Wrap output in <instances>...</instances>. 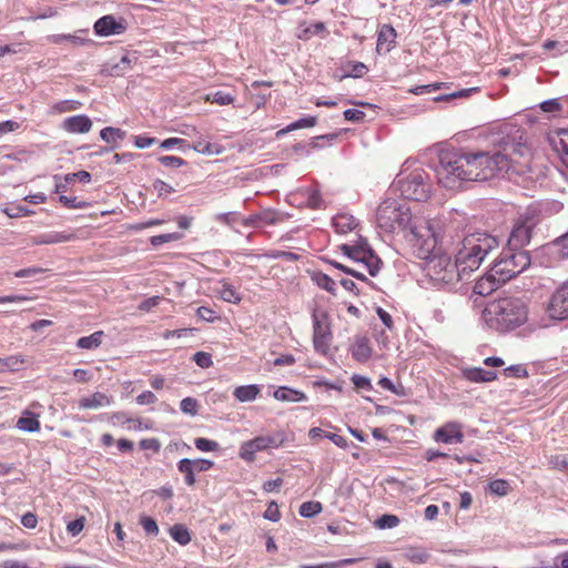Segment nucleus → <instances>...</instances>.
I'll list each match as a JSON object with an SVG mask.
<instances>
[{
    "mask_svg": "<svg viewBox=\"0 0 568 568\" xmlns=\"http://www.w3.org/2000/svg\"><path fill=\"white\" fill-rule=\"evenodd\" d=\"M462 424L448 422L434 432L433 438L442 444H462L464 442Z\"/></svg>",
    "mask_w": 568,
    "mask_h": 568,
    "instance_id": "14",
    "label": "nucleus"
},
{
    "mask_svg": "<svg viewBox=\"0 0 568 568\" xmlns=\"http://www.w3.org/2000/svg\"><path fill=\"white\" fill-rule=\"evenodd\" d=\"M326 32V26L324 22H316L314 24L307 26L306 22H303L298 27V31L296 37L300 40L307 41L314 36H318Z\"/></svg>",
    "mask_w": 568,
    "mask_h": 568,
    "instance_id": "26",
    "label": "nucleus"
},
{
    "mask_svg": "<svg viewBox=\"0 0 568 568\" xmlns=\"http://www.w3.org/2000/svg\"><path fill=\"white\" fill-rule=\"evenodd\" d=\"M501 283L496 281V277L490 276V270L481 276L474 285V293L480 296H487L496 291Z\"/></svg>",
    "mask_w": 568,
    "mask_h": 568,
    "instance_id": "22",
    "label": "nucleus"
},
{
    "mask_svg": "<svg viewBox=\"0 0 568 568\" xmlns=\"http://www.w3.org/2000/svg\"><path fill=\"white\" fill-rule=\"evenodd\" d=\"M424 271L429 280L435 284H450L466 277L462 274L457 260L452 261L447 254H430L424 258Z\"/></svg>",
    "mask_w": 568,
    "mask_h": 568,
    "instance_id": "6",
    "label": "nucleus"
},
{
    "mask_svg": "<svg viewBox=\"0 0 568 568\" xmlns=\"http://www.w3.org/2000/svg\"><path fill=\"white\" fill-rule=\"evenodd\" d=\"M399 518L396 515L386 514L376 519L375 526L379 529L394 528L398 526Z\"/></svg>",
    "mask_w": 568,
    "mask_h": 568,
    "instance_id": "48",
    "label": "nucleus"
},
{
    "mask_svg": "<svg viewBox=\"0 0 568 568\" xmlns=\"http://www.w3.org/2000/svg\"><path fill=\"white\" fill-rule=\"evenodd\" d=\"M219 295L227 303L239 304L242 301L241 294L229 283L222 284V287L219 290Z\"/></svg>",
    "mask_w": 568,
    "mask_h": 568,
    "instance_id": "37",
    "label": "nucleus"
},
{
    "mask_svg": "<svg viewBox=\"0 0 568 568\" xmlns=\"http://www.w3.org/2000/svg\"><path fill=\"white\" fill-rule=\"evenodd\" d=\"M317 123V118L316 116H308V118H303V119H300L295 122H292L291 124H288L286 128L280 130L276 135L277 136H281V135H284L291 131H294V130H298V129H304V128H313L315 126Z\"/></svg>",
    "mask_w": 568,
    "mask_h": 568,
    "instance_id": "34",
    "label": "nucleus"
},
{
    "mask_svg": "<svg viewBox=\"0 0 568 568\" xmlns=\"http://www.w3.org/2000/svg\"><path fill=\"white\" fill-rule=\"evenodd\" d=\"M530 264V257L525 251H513L508 248L501 252L500 256L490 267V276L505 284L526 270Z\"/></svg>",
    "mask_w": 568,
    "mask_h": 568,
    "instance_id": "5",
    "label": "nucleus"
},
{
    "mask_svg": "<svg viewBox=\"0 0 568 568\" xmlns=\"http://www.w3.org/2000/svg\"><path fill=\"white\" fill-rule=\"evenodd\" d=\"M111 404V397L104 393L95 392L88 397L79 400V407L82 409H95Z\"/></svg>",
    "mask_w": 568,
    "mask_h": 568,
    "instance_id": "25",
    "label": "nucleus"
},
{
    "mask_svg": "<svg viewBox=\"0 0 568 568\" xmlns=\"http://www.w3.org/2000/svg\"><path fill=\"white\" fill-rule=\"evenodd\" d=\"M546 312L551 320L568 318V282L559 286L551 295Z\"/></svg>",
    "mask_w": 568,
    "mask_h": 568,
    "instance_id": "12",
    "label": "nucleus"
},
{
    "mask_svg": "<svg viewBox=\"0 0 568 568\" xmlns=\"http://www.w3.org/2000/svg\"><path fill=\"white\" fill-rule=\"evenodd\" d=\"M333 334L331 322L326 312L313 314V345L318 354L327 355L329 352Z\"/></svg>",
    "mask_w": 568,
    "mask_h": 568,
    "instance_id": "11",
    "label": "nucleus"
},
{
    "mask_svg": "<svg viewBox=\"0 0 568 568\" xmlns=\"http://www.w3.org/2000/svg\"><path fill=\"white\" fill-rule=\"evenodd\" d=\"M16 426L22 432L34 433L40 430L41 424L38 415L26 409L22 412L21 417L17 420Z\"/></svg>",
    "mask_w": 568,
    "mask_h": 568,
    "instance_id": "23",
    "label": "nucleus"
},
{
    "mask_svg": "<svg viewBox=\"0 0 568 568\" xmlns=\"http://www.w3.org/2000/svg\"><path fill=\"white\" fill-rule=\"evenodd\" d=\"M274 398L280 402H302L306 399V396L303 392L281 386L278 387L274 394Z\"/></svg>",
    "mask_w": 568,
    "mask_h": 568,
    "instance_id": "28",
    "label": "nucleus"
},
{
    "mask_svg": "<svg viewBox=\"0 0 568 568\" xmlns=\"http://www.w3.org/2000/svg\"><path fill=\"white\" fill-rule=\"evenodd\" d=\"M527 306L518 297L505 296L489 302L483 311L485 323L498 332H508L527 321Z\"/></svg>",
    "mask_w": 568,
    "mask_h": 568,
    "instance_id": "2",
    "label": "nucleus"
},
{
    "mask_svg": "<svg viewBox=\"0 0 568 568\" xmlns=\"http://www.w3.org/2000/svg\"><path fill=\"white\" fill-rule=\"evenodd\" d=\"M81 102L77 100H63L54 103L51 106V112L53 113H65V112H72L78 109H80Z\"/></svg>",
    "mask_w": 568,
    "mask_h": 568,
    "instance_id": "41",
    "label": "nucleus"
},
{
    "mask_svg": "<svg viewBox=\"0 0 568 568\" xmlns=\"http://www.w3.org/2000/svg\"><path fill=\"white\" fill-rule=\"evenodd\" d=\"M192 149L201 154L219 155L224 152V148L219 143H211L205 140H197L193 143Z\"/></svg>",
    "mask_w": 568,
    "mask_h": 568,
    "instance_id": "31",
    "label": "nucleus"
},
{
    "mask_svg": "<svg viewBox=\"0 0 568 568\" xmlns=\"http://www.w3.org/2000/svg\"><path fill=\"white\" fill-rule=\"evenodd\" d=\"M192 464V459L189 458H183L178 463V469L184 475V481L187 486H193L196 483Z\"/></svg>",
    "mask_w": 568,
    "mask_h": 568,
    "instance_id": "35",
    "label": "nucleus"
},
{
    "mask_svg": "<svg viewBox=\"0 0 568 568\" xmlns=\"http://www.w3.org/2000/svg\"><path fill=\"white\" fill-rule=\"evenodd\" d=\"M549 466L554 469L564 470L568 468V455H555L549 458Z\"/></svg>",
    "mask_w": 568,
    "mask_h": 568,
    "instance_id": "58",
    "label": "nucleus"
},
{
    "mask_svg": "<svg viewBox=\"0 0 568 568\" xmlns=\"http://www.w3.org/2000/svg\"><path fill=\"white\" fill-rule=\"evenodd\" d=\"M204 100L210 103H215L219 105H229L234 102V97L224 91H216L214 93L206 94Z\"/></svg>",
    "mask_w": 568,
    "mask_h": 568,
    "instance_id": "40",
    "label": "nucleus"
},
{
    "mask_svg": "<svg viewBox=\"0 0 568 568\" xmlns=\"http://www.w3.org/2000/svg\"><path fill=\"white\" fill-rule=\"evenodd\" d=\"M93 30L99 37L122 34L126 30V21L124 18H115L112 14H106L95 21Z\"/></svg>",
    "mask_w": 568,
    "mask_h": 568,
    "instance_id": "13",
    "label": "nucleus"
},
{
    "mask_svg": "<svg viewBox=\"0 0 568 568\" xmlns=\"http://www.w3.org/2000/svg\"><path fill=\"white\" fill-rule=\"evenodd\" d=\"M75 239V235L67 232H50L40 234L32 237V244L44 245V244H58L70 242Z\"/></svg>",
    "mask_w": 568,
    "mask_h": 568,
    "instance_id": "20",
    "label": "nucleus"
},
{
    "mask_svg": "<svg viewBox=\"0 0 568 568\" xmlns=\"http://www.w3.org/2000/svg\"><path fill=\"white\" fill-rule=\"evenodd\" d=\"M140 525L142 526L145 534L151 536H158L159 535V526L156 521L149 516L142 515L139 519Z\"/></svg>",
    "mask_w": 568,
    "mask_h": 568,
    "instance_id": "46",
    "label": "nucleus"
},
{
    "mask_svg": "<svg viewBox=\"0 0 568 568\" xmlns=\"http://www.w3.org/2000/svg\"><path fill=\"white\" fill-rule=\"evenodd\" d=\"M285 443V434L278 432L274 435L256 436L250 440L242 443L239 456L246 463H253L256 459V453L267 452L283 446Z\"/></svg>",
    "mask_w": 568,
    "mask_h": 568,
    "instance_id": "9",
    "label": "nucleus"
},
{
    "mask_svg": "<svg viewBox=\"0 0 568 568\" xmlns=\"http://www.w3.org/2000/svg\"><path fill=\"white\" fill-rule=\"evenodd\" d=\"M125 132L118 128H104L100 131L101 139L114 148L120 140H123Z\"/></svg>",
    "mask_w": 568,
    "mask_h": 568,
    "instance_id": "32",
    "label": "nucleus"
},
{
    "mask_svg": "<svg viewBox=\"0 0 568 568\" xmlns=\"http://www.w3.org/2000/svg\"><path fill=\"white\" fill-rule=\"evenodd\" d=\"M193 361L201 368H209L213 365L212 356L206 352H196L193 355Z\"/></svg>",
    "mask_w": 568,
    "mask_h": 568,
    "instance_id": "56",
    "label": "nucleus"
},
{
    "mask_svg": "<svg viewBox=\"0 0 568 568\" xmlns=\"http://www.w3.org/2000/svg\"><path fill=\"white\" fill-rule=\"evenodd\" d=\"M62 129L72 134H84L92 129V121L84 114L69 116L63 120Z\"/></svg>",
    "mask_w": 568,
    "mask_h": 568,
    "instance_id": "17",
    "label": "nucleus"
},
{
    "mask_svg": "<svg viewBox=\"0 0 568 568\" xmlns=\"http://www.w3.org/2000/svg\"><path fill=\"white\" fill-rule=\"evenodd\" d=\"M153 189L156 191L159 196H168L175 192L174 187L162 180H155L153 182Z\"/></svg>",
    "mask_w": 568,
    "mask_h": 568,
    "instance_id": "59",
    "label": "nucleus"
},
{
    "mask_svg": "<svg viewBox=\"0 0 568 568\" xmlns=\"http://www.w3.org/2000/svg\"><path fill=\"white\" fill-rule=\"evenodd\" d=\"M352 356L357 362H366L372 356L369 339L365 336L356 337L352 345Z\"/></svg>",
    "mask_w": 568,
    "mask_h": 568,
    "instance_id": "21",
    "label": "nucleus"
},
{
    "mask_svg": "<svg viewBox=\"0 0 568 568\" xmlns=\"http://www.w3.org/2000/svg\"><path fill=\"white\" fill-rule=\"evenodd\" d=\"M506 377L524 378L528 376V372L523 365H510L504 369Z\"/></svg>",
    "mask_w": 568,
    "mask_h": 568,
    "instance_id": "53",
    "label": "nucleus"
},
{
    "mask_svg": "<svg viewBox=\"0 0 568 568\" xmlns=\"http://www.w3.org/2000/svg\"><path fill=\"white\" fill-rule=\"evenodd\" d=\"M488 489L490 494L504 497L511 491V486L505 479H495L488 484Z\"/></svg>",
    "mask_w": 568,
    "mask_h": 568,
    "instance_id": "39",
    "label": "nucleus"
},
{
    "mask_svg": "<svg viewBox=\"0 0 568 568\" xmlns=\"http://www.w3.org/2000/svg\"><path fill=\"white\" fill-rule=\"evenodd\" d=\"M344 118L351 122H363L365 119V113L357 109H347L344 111Z\"/></svg>",
    "mask_w": 568,
    "mask_h": 568,
    "instance_id": "63",
    "label": "nucleus"
},
{
    "mask_svg": "<svg viewBox=\"0 0 568 568\" xmlns=\"http://www.w3.org/2000/svg\"><path fill=\"white\" fill-rule=\"evenodd\" d=\"M397 33L395 29L389 24H383L378 30L376 51L379 54H386L390 52L396 42Z\"/></svg>",
    "mask_w": 568,
    "mask_h": 568,
    "instance_id": "18",
    "label": "nucleus"
},
{
    "mask_svg": "<svg viewBox=\"0 0 568 568\" xmlns=\"http://www.w3.org/2000/svg\"><path fill=\"white\" fill-rule=\"evenodd\" d=\"M412 221V214L400 206L395 200L384 201L376 212L377 225L386 232L406 230Z\"/></svg>",
    "mask_w": 568,
    "mask_h": 568,
    "instance_id": "8",
    "label": "nucleus"
},
{
    "mask_svg": "<svg viewBox=\"0 0 568 568\" xmlns=\"http://www.w3.org/2000/svg\"><path fill=\"white\" fill-rule=\"evenodd\" d=\"M48 271L49 270L43 268V267L31 266V267L21 268V270L14 272V276L18 277V278L33 277V276H37L39 274L47 273Z\"/></svg>",
    "mask_w": 568,
    "mask_h": 568,
    "instance_id": "54",
    "label": "nucleus"
},
{
    "mask_svg": "<svg viewBox=\"0 0 568 568\" xmlns=\"http://www.w3.org/2000/svg\"><path fill=\"white\" fill-rule=\"evenodd\" d=\"M60 202L68 209H84L89 206V203L85 201H79L78 197H69L65 195L60 196Z\"/></svg>",
    "mask_w": 568,
    "mask_h": 568,
    "instance_id": "57",
    "label": "nucleus"
},
{
    "mask_svg": "<svg viewBox=\"0 0 568 568\" xmlns=\"http://www.w3.org/2000/svg\"><path fill=\"white\" fill-rule=\"evenodd\" d=\"M531 150L524 133L514 129L494 140L489 150L443 151L435 168L437 181L446 189L462 182H484L511 170L523 174L530 169Z\"/></svg>",
    "mask_w": 568,
    "mask_h": 568,
    "instance_id": "1",
    "label": "nucleus"
},
{
    "mask_svg": "<svg viewBox=\"0 0 568 568\" xmlns=\"http://www.w3.org/2000/svg\"><path fill=\"white\" fill-rule=\"evenodd\" d=\"M547 139L562 164L568 168V129L551 130L547 134Z\"/></svg>",
    "mask_w": 568,
    "mask_h": 568,
    "instance_id": "15",
    "label": "nucleus"
},
{
    "mask_svg": "<svg viewBox=\"0 0 568 568\" xmlns=\"http://www.w3.org/2000/svg\"><path fill=\"white\" fill-rule=\"evenodd\" d=\"M339 250L354 262L363 264L371 276H376L379 272L382 260L374 253L366 241L361 240L356 244H342Z\"/></svg>",
    "mask_w": 568,
    "mask_h": 568,
    "instance_id": "10",
    "label": "nucleus"
},
{
    "mask_svg": "<svg viewBox=\"0 0 568 568\" xmlns=\"http://www.w3.org/2000/svg\"><path fill=\"white\" fill-rule=\"evenodd\" d=\"M84 524H85V518L84 517H80L73 521H70L68 525H67V531L69 534H71L72 536H77L79 535L83 528H84Z\"/></svg>",
    "mask_w": 568,
    "mask_h": 568,
    "instance_id": "60",
    "label": "nucleus"
},
{
    "mask_svg": "<svg viewBox=\"0 0 568 568\" xmlns=\"http://www.w3.org/2000/svg\"><path fill=\"white\" fill-rule=\"evenodd\" d=\"M194 445L201 452H216L219 449V443L204 437L195 438Z\"/></svg>",
    "mask_w": 568,
    "mask_h": 568,
    "instance_id": "51",
    "label": "nucleus"
},
{
    "mask_svg": "<svg viewBox=\"0 0 568 568\" xmlns=\"http://www.w3.org/2000/svg\"><path fill=\"white\" fill-rule=\"evenodd\" d=\"M280 221L278 214L275 211L266 210L257 214H252L248 217L241 220L242 225L247 227H262L265 225H273Z\"/></svg>",
    "mask_w": 568,
    "mask_h": 568,
    "instance_id": "19",
    "label": "nucleus"
},
{
    "mask_svg": "<svg viewBox=\"0 0 568 568\" xmlns=\"http://www.w3.org/2000/svg\"><path fill=\"white\" fill-rule=\"evenodd\" d=\"M182 239V235L179 233H166L161 235H154L150 239V243L152 246L158 247L164 243L178 241Z\"/></svg>",
    "mask_w": 568,
    "mask_h": 568,
    "instance_id": "49",
    "label": "nucleus"
},
{
    "mask_svg": "<svg viewBox=\"0 0 568 568\" xmlns=\"http://www.w3.org/2000/svg\"><path fill=\"white\" fill-rule=\"evenodd\" d=\"M465 376L468 381L474 383H487L497 378V374L491 371H486L480 367H474L465 371Z\"/></svg>",
    "mask_w": 568,
    "mask_h": 568,
    "instance_id": "27",
    "label": "nucleus"
},
{
    "mask_svg": "<svg viewBox=\"0 0 568 568\" xmlns=\"http://www.w3.org/2000/svg\"><path fill=\"white\" fill-rule=\"evenodd\" d=\"M264 518L271 520V521H278L281 518V513L278 509V506L275 501H271L267 509L264 513Z\"/></svg>",
    "mask_w": 568,
    "mask_h": 568,
    "instance_id": "61",
    "label": "nucleus"
},
{
    "mask_svg": "<svg viewBox=\"0 0 568 568\" xmlns=\"http://www.w3.org/2000/svg\"><path fill=\"white\" fill-rule=\"evenodd\" d=\"M104 337L103 331H97L89 336L80 337L77 341V346L82 349H95L101 346Z\"/></svg>",
    "mask_w": 568,
    "mask_h": 568,
    "instance_id": "30",
    "label": "nucleus"
},
{
    "mask_svg": "<svg viewBox=\"0 0 568 568\" xmlns=\"http://www.w3.org/2000/svg\"><path fill=\"white\" fill-rule=\"evenodd\" d=\"M170 536L178 544L185 546L191 541L189 529L182 524H175L170 528Z\"/></svg>",
    "mask_w": 568,
    "mask_h": 568,
    "instance_id": "33",
    "label": "nucleus"
},
{
    "mask_svg": "<svg viewBox=\"0 0 568 568\" xmlns=\"http://www.w3.org/2000/svg\"><path fill=\"white\" fill-rule=\"evenodd\" d=\"M531 232L532 225L529 221L516 223L508 239V244L514 247L513 251H521L520 248L529 243Z\"/></svg>",
    "mask_w": 568,
    "mask_h": 568,
    "instance_id": "16",
    "label": "nucleus"
},
{
    "mask_svg": "<svg viewBox=\"0 0 568 568\" xmlns=\"http://www.w3.org/2000/svg\"><path fill=\"white\" fill-rule=\"evenodd\" d=\"M75 180H79L80 182H83V183H89L91 181V174L88 171L82 170V171H79L75 173H70V174L65 175L67 182H73Z\"/></svg>",
    "mask_w": 568,
    "mask_h": 568,
    "instance_id": "64",
    "label": "nucleus"
},
{
    "mask_svg": "<svg viewBox=\"0 0 568 568\" xmlns=\"http://www.w3.org/2000/svg\"><path fill=\"white\" fill-rule=\"evenodd\" d=\"M498 246V240L486 232H475L466 235L456 254L462 274L468 276L471 272L478 270L485 257Z\"/></svg>",
    "mask_w": 568,
    "mask_h": 568,
    "instance_id": "3",
    "label": "nucleus"
},
{
    "mask_svg": "<svg viewBox=\"0 0 568 568\" xmlns=\"http://www.w3.org/2000/svg\"><path fill=\"white\" fill-rule=\"evenodd\" d=\"M180 407H181V410L184 414H187V415H191V416H195L197 414V412H199V403L193 397H185V398H183L181 400Z\"/></svg>",
    "mask_w": 568,
    "mask_h": 568,
    "instance_id": "50",
    "label": "nucleus"
},
{
    "mask_svg": "<svg viewBox=\"0 0 568 568\" xmlns=\"http://www.w3.org/2000/svg\"><path fill=\"white\" fill-rule=\"evenodd\" d=\"M312 281L321 288L335 294V281L323 272H314L312 274Z\"/></svg>",
    "mask_w": 568,
    "mask_h": 568,
    "instance_id": "36",
    "label": "nucleus"
},
{
    "mask_svg": "<svg viewBox=\"0 0 568 568\" xmlns=\"http://www.w3.org/2000/svg\"><path fill=\"white\" fill-rule=\"evenodd\" d=\"M196 315L203 320V321H206V322H213L214 320L217 318V315H216V312L210 307H206V306H200L197 310H196Z\"/></svg>",
    "mask_w": 568,
    "mask_h": 568,
    "instance_id": "62",
    "label": "nucleus"
},
{
    "mask_svg": "<svg viewBox=\"0 0 568 568\" xmlns=\"http://www.w3.org/2000/svg\"><path fill=\"white\" fill-rule=\"evenodd\" d=\"M443 88H448V83L447 82H435V83H430V84H426V85H417L415 88L409 89L408 92L419 95V94H424L427 92L440 90Z\"/></svg>",
    "mask_w": 568,
    "mask_h": 568,
    "instance_id": "47",
    "label": "nucleus"
},
{
    "mask_svg": "<svg viewBox=\"0 0 568 568\" xmlns=\"http://www.w3.org/2000/svg\"><path fill=\"white\" fill-rule=\"evenodd\" d=\"M358 560L359 559H356V558H347V559H342V560L333 561V562H323L320 565H302L300 568H341V567H344L347 565H353V564L357 562Z\"/></svg>",
    "mask_w": 568,
    "mask_h": 568,
    "instance_id": "45",
    "label": "nucleus"
},
{
    "mask_svg": "<svg viewBox=\"0 0 568 568\" xmlns=\"http://www.w3.org/2000/svg\"><path fill=\"white\" fill-rule=\"evenodd\" d=\"M427 174L424 170H414L409 173L402 172L394 183L400 195L407 200L423 202L429 197L430 185L426 181Z\"/></svg>",
    "mask_w": 568,
    "mask_h": 568,
    "instance_id": "7",
    "label": "nucleus"
},
{
    "mask_svg": "<svg viewBox=\"0 0 568 568\" xmlns=\"http://www.w3.org/2000/svg\"><path fill=\"white\" fill-rule=\"evenodd\" d=\"M405 239L419 258L429 257L437 245V237L430 221L419 216H412V221L406 227Z\"/></svg>",
    "mask_w": 568,
    "mask_h": 568,
    "instance_id": "4",
    "label": "nucleus"
},
{
    "mask_svg": "<svg viewBox=\"0 0 568 568\" xmlns=\"http://www.w3.org/2000/svg\"><path fill=\"white\" fill-rule=\"evenodd\" d=\"M158 160L162 165L168 168H181L186 164L184 159L175 155H162Z\"/></svg>",
    "mask_w": 568,
    "mask_h": 568,
    "instance_id": "52",
    "label": "nucleus"
},
{
    "mask_svg": "<svg viewBox=\"0 0 568 568\" xmlns=\"http://www.w3.org/2000/svg\"><path fill=\"white\" fill-rule=\"evenodd\" d=\"M333 226L337 233L347 234L357 227V221L348 213H339L333 217Z\"/></svg>",
    "mask_w": 568,
    "mask_h": 568,
    "instance_id": "24",
    "label": "nucleus"
},
{
    "mask_svg": "<svg viewBox=\"0 0 568 568\" xmlns=\"http://www.w3.org/2000/svg\"><path fill=\"white\" fill-rule=\"evenodd\" d=\"M1 367L8 368L10 371H19L27 363L26 358L22 355H11L3 359H0Z\"/></svg>",
    "mask_w": 568,
    "mask_h": 568,
    "instance_id": "42",
    "label": "nucleus"
},
{
    "mask_svg": "<svg viewBox=\"0 0 568 568\" xmlns=\"http://www.w3.org/2000/svg\"><path fill=\"white\" fill-rule=\"evenodd\" d=\"M479 91V88H468V89H462L459 91H456V92H453V93H449V94H443V95H438L434 99L435 102H442V101H450V100H454V99H463V98H468L471 95V93L474 92H478Z\"/></svg>",
    "mask_w": 568,
    "mask_h": 568,
    "instance_id": "43",
    "label": "nucleus"
},
{
    "mask_svg": "<svg viewBox=\"0 0 568 568\" xmlns=\"http://www.w3.org/2000/svg\"><path fill=\"white\" fill-rule=\"evenodd\" d=\"M261 388L257 385H244L234 389L233 395L239 402H252L256 399Z\"/></svg>",
    "mask_w": 568,
    "mask_h": 568,
    "instance_id": "29",
    "label": "nucleus"
},
{
    "mask_svg": "<svg viewBox=\"0 0 568 568\" xmlns=\"http://www.w3.org/2000/svg\"><path fill=\"white\" fill-rule=\"evenodd\" d=\"M323 507L320 501H305L300 506V515L302 517H313L322 511Z\"/></svg>",
    "mask_w": 568,
    "mask_h": 568,
    "instance_id": "44",
    "label": "nucleus"
},
{
    "mask_svg": "<svg viewBox=\"0 0 568 568\" xmlns=\"http://www.w3.org/2000/svg\"><path fill=\"white\" fill-rule=\"evenodd\" d=\"M343 69L345 71L344 77H353V78H362L368 71V68L363 62H358V61H348L343 67Z\"/></svg>",
    "mask_w": 568,
    "mask_h": 568,
    "instance_id": "38",
    "label": "nucleus"
},
{
    "mask_svg": "<svg viewBox=\"0 0 568 568\" xmlns=\"http://www.w3.org/2000/svg\"><path fill=\"white\" fill-rule=\"evenodd\" d=\"M306 203H307V206L313 209V210L321 209L322 207V203H323L321 193L317 190H313V189L308 190L307 191Z\"/></svg>",
    "mask_w": 568,
    "mask_h": 568,
    "instance_id": "55",
    "label": "nucleus"
}]
</instances>
